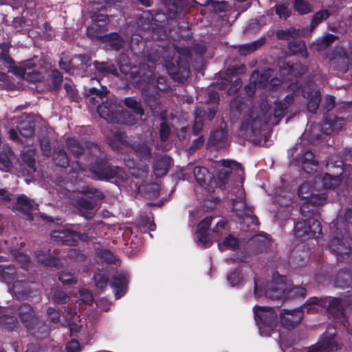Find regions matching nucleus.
Segmentation results:
<instances>
[{
  "label": "nucleus",
  "instance_id": "5701e85b",
  "mask_svg": "<svg viewBox=\"0 0 352 352\" xmlns=\"http://www.w3.org/2000/svg\"><path fill=\"white\" fill-rule=\"evenodd\" d=\"M212 217H207L197 226V236L199 242L204 246H208L210 243V238L208 233V228L212 223Z\"/></svg>",
  "mask_w": 352,
  "mask_h": 352
},
{
  "label": "nucleus",
  "instance_id": "ddd939ff",
  "mask_svg": "<svg viewBox=\"0 0 352 352\" xmlns=\"http://www.w3.org/2000/svg\"><path fill=\"white\" fill-rule=\"evenodd\" d=\"M295 231L298 237L302 238L305 236L318 237L322 232V228L320 222L311 218L296 223Z\"/></svg>",
  "mask_w": 352,
  "mask_h": 352
},
{
  "label": "nucleus",
  "instance_id": "c85d7f7f",
  "mask_svg": "<svg viewBox=\"0 0 352 352\" xmlns=\"http://www.w3.org/2000/svg\"><path fill=\"white\" fill-rule=\"evenodd\" d=\"M329 247L331 252L343 258L351 250L346 241L338 238H334L330 241Z\"/></svg>",
  "mask_w": 352,
  "mask_h": 352
},
{
  "label": "nucleus",
  "instance_id": "f704fd0d",
  "mask_svg": "<svg viewBox=\"0 0 352 352\" xmlns=\"http://www.w3.org/2000/svg\"><path fill=\"white\" fill-rule=\"evenodd\" d=\"M94 68L101 75H107L109 74L116 75L117 69L114 65L108 63H94Z\"/></svg>",
  "mask_w": 352,
  "mask_h": 352
},
{
  "label": "nucleus",
  "instance_id": "69168bd1",
  "mask_svg": "<svg viewBox=\"0 0 352 352\" xmlns=\"http://www.w3.org/2000/svg\"><path fill=\"white\" fill-rule=\"evenodd\" d=\"M67 352H79L80 350V344L76 340H72L68 342L67 347Z\"/></svg>",
  "mask_w": 352,
  "mask_h": 352
},
{
  "label": "nucleus",
  "instance_id": "aec40b11",
  "mask_svg": "<svg viewBox=\"0 0 352 352\" xmlns=\"http://www.w3.org/2000/svg\"><path fill=\"white\" fill-rule=\"evenodd\" d=\"M8 251L10 252L14 259L17 262L21 263L22 269H24L25 270H28L29 269V267L31 265V262L29 257L26 254H23V252H21L14 247L8 248L6 242H4L3 244H1L0 252H7ZM1 257L3 256H0V258Z\"/></svg>",
  "mask_w": 352,
  "mask_h": 352
},
{
  "label": "nucleus",
  "instance_id": "393cba45",
  "mask_svg": "<svg viewBox=\"0 0 352 352\" xmlns=\"http://www.w3.org/2000/svg\"><path fill=\"white\" fill-rule=\"evenodd\" d=\"M94 24L87 28V35L92 38H102L100 33L103 32V28L107 24V16L100 14L94 19Z\"/></svg>",
  "mask_w": 352,
  "mask_h": 352
},
{
  "label": "nucleus",
  "instance_id": "4468645a",
  "mask_svg": "<svg viewBox=\"0 0 352 352\" xmlns=\"http://www.w3.org/2000/svg\"><path fill=\"white\" fill-rule=\"evenodd\" d=\"M92 173L95 177L101 180H108L115 177L123 178L124 171L122 168L118 167L111 168L107 166L105 164H101V166L98 167L91 168Z\"/></svg>",
  "mask_w": 352,
  "mask_h": 352
},
{
  "label": "nucleus",
  "instance_id": "9b49d317",
  "mask_svg": "<svg viewBox=\"0 0 352 352\" xmlns=\"http://www.w3.org/2000/svg\"><path fill=\"white\" fill-rule=\"evenodd\" d=\"M298 195L314 205H320L325 199L323 194L320 193L313 175L309 176L307 180L300 186Z\"/></svg>",
  "mask_w": 352,
  "mask_h": 352
},
{
  "label": "nucleus",
  "instance_id": "423d86ee",
  "mask_svg": "<svg viewBox=\"0 0 352 352\" xmlns=\"http://www.w3.org/2000/svg\"><path fill=\"white\" fill-rule=\"evenodd\" d=\"M97 111L101 118L110 122H120L129 125L135 123L134 115H129L127 112H122L118 115L116 102L113 98L102 102L98 107Z\"/></svg>",
  "mask_w": 352,
  "mask_h": 352
},
{
  "label": "nucleus",
  "instance_id": "f03ea898",
  "mask_svg": "<svg viewBox=\"0 0 352 352\" xmlns=\"http://www.w3.org/2000/svg\"><path fill=\"white\" fill-rule=\"evenodd\" d=\"M348 301L345 299L333 298L329 297L309 298L303 306L294 310H285L280 314V322L287 328H293L300 323L304 316V312L319 310L327 307L331 314L335 318H340L342 321L345 319L343 306Z\"/></svg>",
  "mask_w": 352,
  "mask_h": 352
},
{
  "label": "nucleus",
  "instance_id": "de8ad7c7",
  "mask_svg": "<svg viewBox=\"0 0 352 352\" xmlns=\"http://www.w3.org/2000/svg\"><path fill=\"white\" fill-rule=\"evenodd\" d=\"M263 41L262 40H258L250 43H247L242 46H240V53L243 55H246L249 53H251L256 50H257L261 45H262Z\"/></svg>",
  "mask_w": 352,
  "mask_h": 352
},
{
  "label": "nucleus",
  "instance_id": "c9c22d12",
  "mask_svg": "<svg viewBox=\"0 0 352 352\" xmlns=\"http://www.w3.org/2000/svg\"><path fill=\"white\" fill-rule=\"evenodd\" d=\"M239 242L238 239L232 235H228L221 243H219L218 246L221 251L226 250H234L238 248Z\"/></svg>",
  "mask_w": 352,
  "mask_h": 352
},
{
  "label": "nucleus",
  "instance_id": "79ce46f5",
  "mask_svg": "<svg viewBox=\"0 0 352 352\" xmlns=\"http://www.w3.org/2000/svg\"><path fill=\"white\" fill-rule=\"evenodd\" d=\"M34 155L35 151L34 150H28L27 152H23L21 155L23 161L30 168V173H34L36 170L34 167Z\"/></svg>",
  "mask_w": 352,
  "mask_h": 352
},
{
  "label": "nucleus",
  "instance_id": "bf43d9fd",
  "mask_svg": "<svg viewBox=\"0 0 352 352\" xmlns=\"http://www.w3.org/2000/svg\"><path fill=\"white\" fill-rule=\"evenodd\" d=\"M201 113V111L199 109H197L196 111V117H195V121L193 125V131L195 133H198L200 130L202 128L203 126V121L201 118L200 117V114Z\"/></svg>",
  "mask_w": 352,
  "mask_h": 352
},
{
  "label": "nucleus",
  "instance_id": "774afa93",
  "mask_svg": "<svg viewBox=\"0 0 352 352\" xmlns=\"http://www.w3.org/2000/svg\"><path fill=\"white\" fill-rule=\"evenodd\" d=\"M49 318L53 322H58L59 321V313L54 308H49L47 311Z\"/></svg>",
  "mask_w": 352,
  "mask_h": 352
},
{
  "label": "nucleus",
  "instance_id": "4be33fe9",
  "mask_svg": "<svg viewBox=\"0 0 352 352\" xmlns=\"http://www.w3.org/2000/svg\"><path fill=\"white\" fill-rule=\"evenodd\" d=\"M33 64L31 61H28L23 67H20L16 72L17 75L21 77L23 80H25L28 82H40L43 80V76L42 74L36 71H30V68L32 67Z\"/></svg>",
  "mask_w": 352,
  "mask_h": 352
},
{
  "label": "nucleus",
  "instance_id": "3c124183",
  "mask_svg": "<svg viewBox=\"0 0 352 352\" xmlns=\"http://www.w3.org/2000/svg\"><path fill=\"white\" fill-rule=\"evenodd\" d=\"M295 10L301 14H307L312 10V7L305 0H296Z\"/></svg>",
  "mask_w": 352,
  "mask_h": 352
},
{
  "label": "nucleus",
  "instance_id": "1a4fd4ad",
  "mask_svg": "<svg viewBox=\"0 0 352 352\" xmlns=\"http://www.w3.org/2000/svg\"><path fill=\"white\" fill-rule=\"evenodd\" d=\"M87 195V198H79L77 205L80 214L87 219L91 218L96 210V200L102 199L104 195L102 192L89 186L83 188L81 191Z\"/></svg>",
  "mask_w": 352,
  "mask_h": 352
},
{
  "label": "nucleus",
  "instance_id": "72a5a7b5",
  "mask_svg": "<svg viewBox=\"0 0 352 352\" xmlns=\"http://www.w3.org/2000/svg\"><path fill=\"white\" fill-rule=\"evenodd\" d=\"M127 282L128 280L126 275L120 274L114 278L113 287L116 292V296L118 298H120L124 294Z\"/></svg>",
  "mask_w": 352,
  "mask_h": 352
},
{
  "label": "nucleus",
  "instance_id": "6e6552de",
  "mask_svg": "<svg viewBox=\"0 0 352 352\" xmlns=\"http://www.w3.org/2000/svg\"><path fill=\"white\" fill-rule=\"evenodd\" d=\"M344 125V120L336 117H329L321 126L319 124H315L310 126L309 129H306L302 134L304 139H308L312 142L315 139H318L320 136L319 132L330 135L331 133L339 131Z\"/></svg>",
  "mask_w": 352,
  "mask_h": 352
},
{
  "label": "nucleus",
  "instance_id": "0eeeda50",
  "mask_svg": "<svg viewBox=\"0 0 352 352\" xmlns=\"http://www.w3.org/2000/svg\"><path fill=\"white\" fill-rule=\"evenodd\" d=\"M254 313L261 336H270L277 322L276 312L271 307L255 306Z\"/></svg>",
  "mask_w": 352,
  "mask_h": 352
},
{
  "label": "nucleus",
  "instance_id": "58836bf2",
  "mask_svg": "<svg viewBox=\"0 0 352 352\" xmlns=\"http://www.w3.org/2000/svg\"><path fill=\"white\" fill-rule=\"evenodd\" d=\"M292 197L293 194L289 191L281 189L276 191V201L281 206H286L289 205L292 202Z\"/></svg>",
  "mask_w": 352,
  "mask_h": 352
},
{
  "label": "nucleus",
  "instance_id": "39448f33",
  "mask_svg": "<svg viewBox=\"0 0 352 352\" xmlns=\"http://www.w3.org/2000/svg\"><path fill=\"white\" fill-rule=\"evenodd\" d=\"M265 295L271 299H279L287 298L304 297L306 295V289L302 287H289L287 285L285 279L283 276L278 277L274 280L270 287L263 292V289L258 287V283L255 282L254 294L256 298H259Z\"/></svg>",
  "mask_w": 352,
  "mask_h": 352
},
{
  "label": "nucleus",
  "instance_id": "c03bdc74",
  "mask_svg": "<svg viewBox=\"0 0 352 352\" xmlns=\"http://www.w3.org/2000/svg\"><path fill=\"white\" fill-rule=\"evenodd\" d=\"M103 39L104 41L108 42L109 45L115 50H119L123 44V41L116 33L106 35L104 36Z\"/></svg>",
  "mask_w": 352,
  "mask_h": 352
},
{
  "label": "nucleus",
  "instance_id": "7ed1b4c3",
  "mask_svg": "<svg viewBox=\"0 0 352 352\" xmlns=\"http://www.w3.org/2000/svg\"><path fill=\"white\" fill-rule=\"evenodd\" d=\"M272 115L267 101L262 99L259 104H255L245 115L241 131L246 136L256 135L262 127L272 120Z\"/></svg>",
  "mask_w": 352,
  "mask_h": 352
},
{
  "label": "nucleus",
  "instance_id": "9d476101",
  "mask_svg": "<svg viewBox=\"0 0 352 352\" xmlns=\"http://www.w3.org/2000/svg\"><path fill=\"white\" fill-rule=\"evenodd\" d=\"M237 193L236 198H232L233 209L236 212V215L243 218V223L249 226L251 223L254 226H257V219L252 215V211L245 201V192L241 187L236 188Z\"/></svg>",
  "mask_w": 352,
  "mask_h": 352
},
{
  "label": "nucleus",
  "instance_id": "4d7b16f0",
  "mask_svg": "<svg viewBox=\"0 0 352 352\" xmlns=\"http://www.w3.org/2000/svg\"><path fill=\"white\" fill-rule=\"evenodd\" d=\"M170 133L169 126L164 122H162L160 130V136L162 141H166Z\"/></svg>",
  "mask_w": 352,
  "mask_h": 352
},
{
  "label": "nucleus",
  "instance_id": "052dcab7",
  "mask_svg": "<svg viewBox=\"0 0 352 352\" xmlns=\"http://www.w3.org/2000/svg\"><path fill=\"white\" fill-rule=\"evenodd\" d=\"M59 280L64 285H71L76 283L74 276L71 274L66 272H62L59 275Z\"/></svg>",
  "mask_w": 352,
  "mask_h": 352
},
{
  "label": "nucleus",
  "instance_id": "09e8293b",
  "mask_svg": "<svg viewBox=\"0 0 352 352\" xmlns=\"http://www.w3.org/2000/svg\"><path fill=\"white\" fill-rule=\"evenodd\" d=\"M289 47L291 52L293 53L301 54L302 56L306 57L307 56L306 45L305 42H291L289 45Z\"/></svg>",
  "mask_w": 352,
  "mask_h": 352
},
{
  "label": "nucleus",
  "instance_id": "49530a36",
  "mask_svg": "<svg viewBox=\"0 0 352 352\" xmlns=\"http://www.w3.org/2000/svg\"><path fill=\"white\" fill-rule=\"evenodd\" d=\"M124 103L126 106L130 108L136 116H141L143 114V109L142 108L141 104L134 98H128L124 100Z\"/></svg>",
  "mask_w": 352,
  "mask_h": 352
},
{
  "label": "nucleus",
  "instance_id": "864d4df0",
  "mask_svg": "<svg viewBox=\"0 0 352 352\" xmlns=\"http://www.w3.org/2000/svg\"><path fill=\"white\" fill-rule=\"evenodd\" d=\"M50 80L53 84V88L56 89L60 86L63 76L58 71L53 70L50 74Z\"/></svg>",
  "mask_w": 352,
  "mask_h": 352
},
{
  "label": "nucleus",
  "instance_id": "dca6fc26",
  "mask_svg": "<svg viewBox=\"0 0 352 352\" xmlns=\"http://www.w3.org/2000/svg\"><path fill=\"white\" fill-rule=\"evenodd\" d=\"M18 311L21 322L28 329L33 330L35 329V325H39L34 316V312L30 305L24 304L19 308Z\"/></svg>",
  "mask_w": 352,
  "mask_h": 352
},
{
  "label": "nucleus",
  "instance_id": "a878e982",
  "mask_svg": "<svg viewBox=\"0 0 352 352\" xmlns=\"http://www.w3.org/2000/svg\"><path fill=\"white\" fill-rule=\"evenodd\" d=\"M19 278L12 283V287H9V291L19 299L25 298L29 296L30 288L27 282Z\"/></svg>",
  "mask_w": 352,
  "mask_h": 352
},
{
  "label": "nucleus",
  "instance_id": "412c9836",
  "mask_svg": "<svg viewBox=\"0 0 352 352\" xmlns=\"http://www.w3.org/2000/svg\"><path fill=\"white\" fill-rule=\"evenodd\" d=\"M294 101L293 95H287L284 102L276 101L274 103V109L273 110L274 120H272L273 124H277L280 120L284 116L287 109Z\"/></svg>",
  "mask_w": 352,
  "mask_h": 352
},
{
  "label": "nucleus",
  "instance_id": "603ef678",
  "mask_svg": "<svg viewBox=\"0 0 352 352\" xmlns=\"http://www.w3.org/2000/svg\"><path fill=\"white\" fill-rule=\"evenodd\" d=\"M329 16V12L327 10H320L316 12L311 21V27L314 28L322 21L327 19Z\"/></svg>",
  "mask_w": 352,
  "mask_h": 352
},
{
  "label": "nucleus",
  "instance_id": "8fccbe9b",
  "mask_svg": "<svg viewBox=\"0 0 352 352\" xmlns=\"http://www.w3.org/2000/svg\"><path fill=\"white\" fill-rule=\"evenodd\" d=\"M11 152L10 149H4L2 153H0V168L1 169H8L11 166Z\"/></svg>",
  "mask_w": 352,
  "mask_h": 352
},
{
  "label": "nucleus",
  "instance_id": "6e6d98bb",
  "mask_svg": "<svg viewBox=\"0 0 352 352\" xmlns=\"http://www.w3.org/2000/svg\"><path fill=\"white\" fill-rule=\"evenodd\" d=\"M53 296L55 301L58 303H65L69 300V296L65 292L60 290L54 291Z\"/></svg>",
  "mask_w": 352,
  "mask_h": 352
},
{
  "label": "nucleus",
  "instance_id": "0e129e2a",
  "mask_svg": "<svg viewBox=\"0 0 352 352\" xmlns=\"http://www.w3.org/2000/svg\"><path fill=\"white\" fill-rule=\"evenodd\" d=\"M89 92L93 94L96 95L97 97H99L100 99H102L103 97L106 96V95L108 93V90L107 88L102 87V89H98L95 87H91L89 89Z\"/></svg>",
  "mask_w": 352,
  "mask_h": 352
},
{
  "label": "nucleus",
  "instance_id": "4c0bfd02",
  "mask_svg": "<svg viewBox=\"0 0 352 352\" xmlns=\"http://www.w3.org/2000/svg\"><path fill=\"white\" fill-rule=\"evenodd\" d=\"M305 34L304 30H296L294 28H289L285 30H280L277 32V37L283 39H289L296 36H301Z\"/></svg>",
  "mask_w": 352,
  "mask_h": 352
},
{
  "label": "nucleus",
  "instance_id": "a211bd4d",
  "mask_svg": "<svg viewBox=\"0 0 352 352\" xmlns=\"http://www.w3.org/2000/svg\"><path fill=\"white\" fill-rule=\"evenodd\" d=\"M53 240L63 243L74 245L76 243L77 239H80V235L68 230H56L52 233Z\"/></svg>",
  "mask_w": 352,
  "mask_h": 352
},
{
  "label": "nucleus",
  "instance_id": "a18cd8bd",
  "mask_svg": "<svg viewBox=\"0 0 352 352\" xmlns=\"http://www.w3.org/2000/svg\"><path fill=\"white\" fill-rule=\"evenodd\" d=\"M336 284L338 287H344L352 285L351 275L347 272H340L338 275Z\"/></svg>",
  "mask_w": 352,
  "mask_h": 352
},
{
  "label": "nucleus",
  "instance_id": "e2e57ef3",
  "mask_svg": "<svg viewBox=\"0 0 352 352\" xmlns=\"http://www.w3.org/2000/svg\"><path fill=\"white\" fill-rule=\"evenodd\" d=\"M336 39V36L333 34H327L322 38L320 44H317V50H322V45L327 47Z\"/></svg>",
  "mask_w": 352,
  "mask_h": 352
},
{
  "label": "nucleus",
  "instance_id": "e433bc0d",
  "mask_svg": "<svg viewBox=\"0 0 352 352\" xmlns=\"http://www.w3.org/2000/svg\"><path fill=\"white\" fill-rule=\"evenodd\" d=\"M227 280L231 287H239L243 284L244 276L241 271L237 269L228 275Z\"/></svg>",
  "mask_w": 352,
  "mask_h": 352
},
{
  "label": "nucleus",
  "instance_id": "f8f14e48",
  "mask_svg": "<svg viewBox=\"0 0 352 352\" xmlns=\"http://www.w3.org/2000/svg\"><path fill=\"white\" fill-rule=\"evenodd\" d=\"M335 335V327H329L317 344L301 352H328L336 350L338 344L334 339Z\"/></svg>",
  "mask_w": 352,
  "mask_h": 352
},
{
  "label": "nucleus",
  "instance_id": "473e14b6",
  "mask_svg": "<svg viewBox=\"0 0 352 352\" xmlns=\"http://www.w3.org/2000/svg\"><path fill=\"white\" fill-rule=\"evenodd\" d=\"M11 309L0 308V324L8 329H12L16 323V318L10 315Z\"/></svg>",
  "mask_w": 352,
  "mask_h": 352
},
{
  "label": "nucleus",
  "instance_id": "5fc2aeb1",
  "mask_svg": "<svg viewBox=\"0 0 352 352\" xmlns=\"http://www.w3.org/2000/svg\"><path fill=\"white\" fill-rule=\"evenodd\" d=\"M288 5L285 3L276 6V12L280 19H286L289 16Z\"/></svg>",
  "mask_w": 352,
  "mask_h": 352
},
{
  "label": "nucleus",
  "instance_id": "37998d69",
  "mask_svg": "<svg viewBox=\"0 0 352 352\" xmlns=\"http://www.w3.org/2000/svg\"><path fill=\"white\" fill-rule=\"evenodd\" d=\"M53 160L56 165L60 167H65L69 164V159L65 152L62 150L54 152Z\"/></svg>",
  "mask_w": 352,
  "mask_h": 352
},
{
  "label": "nucleus",
  "instance_id": "a19ab883",
  "mask_svg": "<svg viewBox=\"0 0 352 352\" xmlns=\"http://www.w3.org/2000/svg\"><path fill=\"white\" fill-rule=\"evenodd\" d=\"M38 262L46 266H56L57 260L50 252H41L36 254Z\"/></svg>",
  "mask_w": 352,
  "mask_h": 352
},
{
  "label": "nucleus",
  "instance_id": "b1692460",
  "mask_svg": "<svg viewBox=\"0 0 352 352\" xmlns=\"http://www.w3.org/2000/svg\"><path fill=\"white\" fill-rule=\"evenodd\" d=\"M67 144L71 152H72L74 155L76 157H78L81 153L85 152L96 155L100 151L98 146L94 143L89 144L87 148L86 149H84L82 148L80 144L74 138H69L67 140Z\"/></svg>",
  "mask_w": 352,
  "mask_h": 352
},
{
  "label": "nucleus",
  "instance_id": "2eb2a0df",
  "mask_svg": "<svg viewBox=\"0 0 352 352\" xmlns=\"http://www.w3.org/2000/svg\"><path fill=\"white\" fill-rule=\"evenodd\" d=\"M16 203L13 206V210H16L22 212L24 214V218L28 220H33L34 214H36L37 210L36 206L28 197L21 195L16 198Z\"/></svg>",
  "mask_w": 352,
  "mask_h": 352
},
{
  "label": "nucleus",
  "instance_id": "f257e3e1",
  "mask_svg": "<svg viewBox=\"0 0 352 352\" xmlns=\"http://www.w3.org/2000/svg\"><path fill=\"white\" fill-rule=\"evenodd\" d=\"M294 149L298 151L295 157L296 164L301 166L305 173H313V177L319 192L323 189L334 188L339 185L341 182L340 177L344 173L342 161L328 163L327 164L328 172L320 174L318 172L317 162L312 152L302 148L298 144Z\"/></svg>",
  "mask_w": 352,
  "mask_h": 352
},
{
  "label": "nucleus",
  "instance_id": "6ab92c4d",
  "mask_svg": "<svg viewBox=\"0 0 352 352\" xmlns=\"http://www.w3.org/2000/svg\"><path fill=\"white\" fill-rule=\"evenodd\" d=\"M306 70V67L300 63L289 65L287 63L286 65L280 66V74L283 77V81L292 80L293 76L297 77L302 75Z\"/></svg>",
  "mask_w": 352,
  "mask_h": 352
},
{
  "label": "nucleus",
  "instance_id": "c756f323",
  "mask_svg": "<svg viewBox=\"0 0 352 352\" xmlns=\"http://www.w3.org/2000/svg\"><path fill=\"white\" fill-rule=\"evenodd\" d=\"M171 164L170 158L166 155L160 157L154 164L153 171L157 177H162L168 173Z\"/></svg>",
  "mask_w": 352,
  "mask_h": 352
},
{
  "label": "nucleus",
  "instance_id": "7c9ffc66",
  "mask_svg": "<svg viewBox=\"0 0 352 352\" xmlns=\"http://www.w3.org/2000/svg\"><path fill=\"white\" fill-rule=\"evenodd\" d=\"M331 60L333 61V64H342L343 65L339 69L342 72H344L347 70V65L351 63L352 60V53L349 54L343 49H340L339 51L337 52L336 55L330 58Z\"/></svg>",
  "mask_w": 352,
  "mask_h": 352
},
{
  "label": "nucleus",
  "instance_id": "f3484780",
  "mask_svg": "<svg viewBox=\"0 0 352 352\" xmlns=\"http://www.w3.org/2000/svg\"><path fill=\"white\" fill-rule=\"evenodd\" d=\"M272 70H265L261 76L260 80L258 82H255V79L258 78V73L254 72L251 76V82L245 86V89L249 96L253 95L258 88L264 87L268 82V78L272 76Z\"/></svg>",
  "mask_w": 352,
  "mask_h": 352
},
{
  "label": "nucleus",
  "instance_id": "bb28decb",
  "mask_svg": "<svg viewBox=\"0 0 352 352\" xmlns=\"http://www.w3.org/2000/svg\"><path fill=\"white\" fill-rule=\"evenodd\" d=\"M303 96L307 100V110L311 113H315L319 107L320 91L308 87L303 91Z\"/></svg>",
  "mask_w": 352,
  "mask_h": 352
},
{
  "label": "nucleus",
  "instance_id": "ea45409f",
  "mask_svg": "<svg viewBox=\"0 0 352 352\" xmlns=\"http://www.w3.org/2000/svg\"><path fill=\"white\" fill-rule=\"evenodd\" d=\"M17 129L21 135L24 137H30L34 133L33 126L27 117L17 126Z\"/></svg>",
  "mask_w": 352,
  "mask_h": 352
},
{
  "label": "nucleus",
  "instance_id": "338daca9",
  "mask_svg": "<svg viewBox=\"0 0 352 352\" xmlns=\"http://www.w3.org/2000/svg\"><path fill=\"white\" fill-rule=\"evenodd\" d=\"M41 149L43 154L45 156H49L51 153V146L48 140H43L41 142Z\"/></svg>",
  "mask_w": 352,
  "mask_h": 352
},
{
  "label": "nucleus",
  "instance_id": "2f4dec72",
  "mask_svg": "<svg viewBox=\"0 0 352 352\" xmlns=\"http://www.w3.org/2000/svg\"><path fill=\"white\" fill-rule=\"evenodd\" d=\"M227 139V132L222 127L212 132L208 140L210 145L216 146L221 148L224 146L225 141Z\"/></svg>",
  "mask_w": 352,
  "mask_h": 352
},
{
  "label": "nucleus",
  "instance_id": "13d9d810",
  "mask_svg": "<svg viewBox=\"0 0 352 352\" xmlns=\"http://www.w3.org/2000/svg\"><path fill=\"white\" fill-rule=\"evenodd\" d=\"M79 294L80 300L86 303V304H91L93 301V296L92 294L87 289H82L79 290Z\"/></svg>",
  "mask_w": 352,
  "mask_h": 352
},
{
  "label": "nucleus",
  "instance_id": "cd10ccee",
  "mask_svg": "<svg viewBox=\"0 0 352 352\" xmlns=\"http://www.w3.org/2000/svg\"><path fill=\"white\" fill-rule=\"evenodd\" d=\"M22 274L16 271L13 265H0V280L8 285L12 284L16 279L21 278Z\"/></svg>",
  "mask_w": 352,
  "mask_h": 352
},
{
  "label": "nucleus",
  "instance_id": "20e7f679",
  "mask_svg": "<svg viewBox=\"0 0 352 352\" xmlns=\"http://www.w3.org/2000/svg\"><path fill=\"white\" fill-rule=\"evenodd\" d=\"M223 168L219 173V182L214 179V176L204 167L195 168L193 173L197 182L208 192H213L219 186L224 185L234 166H237L236 162L231 160H223Z\"/></svg>",
  "mask_w": 352,
  "mask_h": 352
},
{
  "label": "nucleus",
  "instance_id": "680f3d73",
  "mask_svg": "<svg viewBox=\"0 0 352 352\" xmlns=\"http://www.w3.org/2000/svg\"><path fill=\"white\" fill-rule=\"evenodd\" d=\"M100 256L104 258V261L107 263H113L116 261V256L111 251L108 250H102L100 252Z\"/></svg>",
  "mask_w": 352,
  "mask_h": 352
}]
</instances>
